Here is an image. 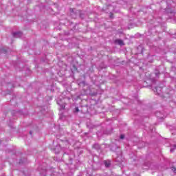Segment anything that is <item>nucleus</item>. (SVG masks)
<instances>
[{"label": "nucleus", "instance_id": "f8f14e48", "mask_svg": "<svg viewBox=\"0 0 176 176\" xmlns=\"http://www.w3.org/2000/svg\"><path fill=\"white\" fill-rule=\"evenodd\" d=\"M42 176H46V173L41 174Z\"/></svg>", "mask_w": 176, "mask_h": 176}, {"label": "nucleus", "instance_id": "1a4fd4ad", "mask_svg": "<svg viewBox=\"0 0 176 176\" xmlns=\"http://www.w3.org/2000/svg\"><path fill=\"white\" fill-rule=\"evenodd\" d=\"M75 109H76V112H78L79 111V108L78 107H76Z\"/></svg>", "mask_w": 176, "mask_h": 176}, {"label": "nucleus", "instance_id": "f03ea898", "mask_svg": "<svg viewBox=\"0 0 176 176\" xmlns=\"http://www.w3.org/2000/svg\"><path fill=\"white\" fill-rule=\"evenodd\" d=\"M104 164L105 167H111V160H105L104 161Z\"/></svg>", "mask_w": 176, "mask_h": 176}, {"label": "nucleus", "instance_id": "2eb2a0df", "mask_svg": "<svg viewBox=\"0 0 176 176\" xmlns=\"http://www.w3.org/2000/svg\"><path fill=\"white\" fill-rule=\"evenodd\" d=\"M58 149H60V146H58Z\"/></svg>", "mask_w": 176, "mask_h": 176}, {"label": "nucleus", "instance_id": "7ed1b4c3", "mask_svg": "<svg viewBox=\"0 0 176 176\" xmlns=\"http://www.w3.org/2000/svg\"><path fill=\"white\" fill-rule=\"evenodd\" d=\"M116 42L118 45H120V46H123V45H124V43H123L122 40H116Z\"/></svg>", "mask_w": 176, "mask_h": 176}, {"label": "nucleus", "instance_id": "20e7f679", "mask_svg": "<svg viewBox=\"0 0 176 176\" xmlns=\"http://www.w3.org/2000/svg\"><path fill=\"white\" fill-rule=\"evenodd\" d=\"M93 148H94V149H100V144H95L93 145Z\"/></svg>", "mask_w": 176, "mask_h": 176}, {"label": "nucleus", "instance_id": "423d86ee", "mask_svg": "<svg viewBox=\"0 0 176 176\" xmlns=\"http://www.w3.org/2000/svg\"><path fill=\"white\" fill-rule=\"evenodd\" d=\"M120 140H124V135H120Z\"/></svg>", "mask_w": 176, "mask_h": 176}, {"label": "nucleus", "instance_id": "0eeeda50", "mask_svg": "<svg viewBox=\"0 0 176 176\" xmlns=\"http://www.w3.org/2000/svg\"><path fill=\"white\" fill-rule=\"evenodd\" d=\"M172 171H174V173H176V168L175 167H172Z\"/></svg>", "mask_w": 176, "mask_h": 176}, {"label": "nucleus", "instance_id": "6e6552de", "mask_svg": "<svg viewBox=\"0 0 176 176\" xmlns=\"http://www.w3.org/2000/svg\"><path fill=\"white\" fill-rule=\"evenodd\" d=\"M61 108H62V109H64V108H65V105L62 104V105H61Z\"/></svg>", "mask_w": 176, "mask_h": 176}, {"label": "nucleus", "instance_id": "9b49d317", "mask_svg": "<svg viewBox=\"0 0 176 176\" xmlns=\"http://www.w3.org/2000/svg\"><path fill=\"white\" fill-rule=\"evenodd\" d=\"M156 76H158L159 75H160V73H155Z\"/></svg>", "mask_w": 176, "mask_h": 176}, {"label": "nucleus", "instance_id": "9d476101", "mask_svg": "<svg viewBox=\"0 0 176 176\" xmlns=\"http://www.w3.org/2000/svg\"><path fill=\"white\" fill-rule=\"evenodd\" d=\"M57 104L60 105V100H57Z\"/></svg>", "mask_w": 176, "mask_h": 176}, {"label": "nucleus", "instance_id": "f257e3e1", "mask_svg": "<svg viewBox=\"0 0 176 176\" xmlns=\"http://www.w3.org/2000/svg\"><path fill=\"white\" fill-rule=\"evenodd\" d=\"M12 35L14 38H21V36H23V33L21 32H14Z\"/></svg>", "mask_w": 176, "mask_h": 176}, {"label": "nucleus", "instance_id": "ddd939ff", "mask_svg": "<svg viewBox=\"0 0 176 176\" xmlns=\"http://www.w3.org/2000/svg\"><path fill=\"white\" fill-rule=\"evenodd\" d=\"M30 134H32V131H30Z\"/></svg>", "mask_w": 176, "mask_h": 176}, {"label": "nucleus", "instance_id": "4468645a", "mask_svg": "<svg viewBox=\"0 0 176 176\" xmlns=\"http://www.w3.org/2000/svg\"><path fill=\"white\" fill-rule=\"evenodd\" d=\"M58 152H60V151H57V153H58Z\"/></svg>", "mask_w": 176, "mask_h": 176}, {"label": "nucleus", "instance_id": "39448f33", "mask_svg": "<svg viewBox=\"0 0 176 176\" xmlns=\"http://www.w3.org/2000/svg\"><path fill=\"white\" fill-rule=\"evenodd\" d=\"M174 149H176V145L175 144L173 146V147L170 148V152H174Z\"/></svg>", "mask_w": 176, "mask_h": 176}]
</instances>
